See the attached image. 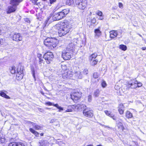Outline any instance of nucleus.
Masks as SVG:
<instances>
[{
  "mask_svg": "<svg viewBox=\"0 0 146 146\" xmlns=\"http://www.w3.org/2000/svg\"><path fill=\"white\" fill-rule=\"evenodd\" d=\"M100 91L98 90H96L94 92V95L95 97H97L99 96L100 93Z\"/></svg>",
  "mask_w": 146,
  "mask_h": 146,
  "instance_id": "7c9ffc66",
  "label": "nucleus"
},
{
  "mask_svg": "<svg viewBox=\"0 0 146 146\" xmlns=\"http://www.w3.org/2000/svg\"><path fill=\"white\" fill-rule=\"evenodd\" d=\"M124 109H119L118 108V111L119 113L120 114H123L124 111Z\"/></svg>",
  "mask_w": 146,
  "mask_h": 146,
  "instance_id": "72a5a7b5",
  "label": "nucleus"
},
{
  "mask_svg": "<svg viewBox=\"0 0 146 146\" xmlns=\"http://www.w3.org/2000/svg\"><path fill=\"white\" fill-rule=\"evenodd\" d=\"M8 146H25L24 145L21 143L13 142L9 143Z\"/></svg>",
  "mask_w": 146,
  "mask_h": 146,
  "instance_id": "a211bd4d",
  "label": "nucleus"
},
{
  "mask_svg": "<svg viewBox=\"0 0 146 146\" xmlns=\"http://www.w3.org/2000/svg\"><path fill=\"white\" fill-rule=\"evenodd\" d=\"M86 146H93V145H87Z\"/></svg>",
  "mask_w": 146,
  "mask_h": 146,
  "instance_id": "13d9d810",
  "label": "nucleus"
},
{
  "mask_svg": "<svg viewBox=\"0 0 146 146\" xmlns=\"http://www.w3.org/2000/svg\"><path fill=\"white\" fill-rule=\"evenodd\" d=\"M42 94H43V93L41 92Z\"/></svg>",
  "mask_w": 146,
  "mask_h": 146,
  "instance_id": "680f3d73",
  "label": "nucleus"
},
{
  "mask_svg": "<svg viewBox=\"0 0 146 146\" xmlns=\"http://www.w3.org/2000/svg\"><path fill=\"white\" fill-rule=\"evenodd\" d=\"M125 116L128 119L131 118L133 116L132 113L129 111H127L125 112Z\"/></svg>",
  "mask_w": 146,
  "mask_h": 146,
  "instance_id": "4be33fe9",
  "label": "nucleus"
},
{
  "mask_svg": "<svg viewBox=\"0 0 146 146\" xmlns=\"http://www.w3.org/2000/svg\"><path fill=\"white\" fill-rule=\"evenodd\" d=\"M22 1V0H13L11 2V5L8 7L7 13H10L14 12L16 9V6Z\"/></svg>",
  "mask_w": 146,
  "mask_h": 146,
  "instance_id": "39448f33",
  "label": "nucleus"
},
{
  "mask_svg": "<svg viewBox=\"0 0 146 146\" xmlns=\"http://www.w3.org/2000/svg\"><path fill=\"white\" fill-rule=\"evenodd\" d=\"M137 81L133 80L128 83V86H130V87L132 88H137Z\"/></svg>",
  "mask_w": 146,
  "mask_h": 146,
  "instance_id": "f8f14e48",
  "label": "nucleus"
},
{
  "mask_svg": "<svg viewBox=\"0 0 146 146\" xmlns=\"http://www.w3.org/2000/svg\"><path fill=\"white\" fill-rule=\"evenodd\" d=\"M84 115L88 117H91L93 116V111L88 108H85L83 111Z\"/></svg>",
  "mask_w": 146,
  "mask_h": 146,
  "instance_id": "6e6552de",
  "label": "nucleus"
},
{
  "mask_svg": "<svg viewBox=\"0 0 146 146\" xmlns=\"http://www.w3.org/2000/svg\"><path fill=\"white\" fill-rule=\"evenodd\" d=\"M72 111V109H68L66 111H65V112L66 113L67 112H70Z\"/></svg>",
  "mask_w": 146,
  "mask_h": 146,
  "instance_id": "49530a36",
  "label": "nucleus"
},
{
  "mask_svg": "<svg viewBox=\"0 0 146 146\" xmlns=\"http://www.w3.org/2000/svg\"><path fill=\"white\" fill-rule=\"evenodd\" d=\"M69 107H70V106H68V108H70Z\"/></svg>",
  "mask_w": 146,
  "mask_h": 146,
  "instance_id": "338daca9",
  "label": "nucleus"
},
{
  "mask_svg": "<svg viewBox=\"0 0 146 146\" xmlns=\"http://www.w3.org/2000/svg\"><path fill=\"white\" fill-rule=\"evenodd\" d=\"M97 14L99 16L101 17L102 15V13L101 11L99 10L97 12Z\"/></svg>",
  "mask_w": 146,
  "mask_h": 146,
  "instance_id": "c9c22d12",
  "label": "nucleus"
},
{
  "mask_svg": "<svg viewBox=\"0 0 146 146\" xmlns=\"http://www.w3.org/2000/svg\"><path fill=\"white\" fill-rule=\"evenodd\" d=\"M46 109H49V108H46Z\"/></svg>",
  "mask_w": 146,
  "mask_h": 146,
  "instance_id": "69168bd1",
  "label": "nucleus"
},
{
  "mask_svg": "<svg viewBox=\"0 0 146 146\" xmlns=\"http://www.w3.org/2000/svg\"><path fill=\"white\" fill-rule=\"evenodd\" d=\"M119 8L122 9L123 8V5L121 3H119Z\"/></svg>",
  "mask_w": 146,
  "mask_h": 146,
  "instance_id": "de8ad7c7",
  "label": "nucleus"
},
{
  "mask_svg": "<svg viewBox=\"0 0 146 146\" xmlns=\"http://www.w3.org/2000/svg\"><path fill=\"white\" fill-rule=\"evenodd\" d=\"M88 73V70L87 69H85L83 71V74L84 75L87 74Z\"/></svg>",
  "mask_w": 146,
  "mask_h": 146,
  "instance_id": "79ce46f5",
  "label": "nucleus"
},
{
  "mask_svg": "<svg viewBox=\"0 0 146 146\" xmlns=\"http://www.w3.org/2000/svg\"><path fill=\"white\" fill-rule=\"evenodd\" d=\"M0 96L7 99H10V97L2 91H0Z\"/></svg>",
  "mask_w": 146,
  "mask_h": 146,
  "instance_id": "b1692460",
  "label": "nucleus"
},
{
  "mask_svg": "<svg viewBox=\"0 0 146 146\" xmlns=\"http://www.w3.org/2000/svg\"><path fill=\"white\" fill-rule=\"evenodd\" d=\"M97 56V54L96 53H94L92 54L90 57L89 59L91 60H92L95 59Z\"/></svg>",
  "mask_w": 146,
  "mask_h": 146,
  "instance_id": "cd10ccee",
  "label": "nucleus"
},
{
  "mask_svg": "<svg viewBox=\"0 0 146 146\" xmlns=\"http://www.w3.org/2000/svg\"><path fill=\"white\" fill-rule=\"evenodd\" d=\"M117 35V32L116 31H113L110 32V37L111 38H115Z\"/></svg>",
  "mask_w": 146,
  "mask_h": 146,
  "instance_id": "f3484780",
  "label": "nucleus"
},
{
  "mask_svg": "<svg viewBox=\"0 0 146 146\" xmlns=\"http://www.w3.org/2000/svg\"><path fill=\"white\" fill-rule=\"evenodd\" d=\"M44 43L49 49H52L56 46L57 40L52 38H47L44 40Z\"/></svg>",
  "mask_w": 146,
  "mask_h": 146,
  "instance_id": "20e7f679",
  "label": "nucleus"
},
{
  "mask_svg": "<svg viewBox=\"0 0 146 146\" xmlns=\"http://www.w3.org/2000/svg\"><path fill=\"white\" fill-rule=\"evenodd\" d=\"M95 22H96L95 20H94V23H95Z\"/></svg>",
  "mask_w": 146,
  "mask_h": 146,
  "instance_id": "0e129e2a",
  "label": "nucleus"
},
{
  "mask_svg": "<svg viewBox=\"0 0 146 146\" xmlns=\"http://www.w3.org/2000/svg\"><path fill=\"white\" fill-rule=\"evenodd\" d=\"M71 108H72L74 110L76 111V109L77 110V111H80L81 110L83 109H85L86 108V106L84 104H78L77 105H72L70 106Z\"/></svg>",
  "mask_w": 146,
  "mask_h": 146,
  "instance_id": "1a4fd4ad",
  "label": "nucleus"
},
{
  "mask_svg": "<svg viewBox=\"0 0 146 146\" xmlns=\"http://www.w3.org/2000/svg\"><path fill=\"white\" fill-rule=\"evenodd\" d=\"M23 69H21L20 71H19L18 70L16 76V78L17 80H20L22 79L23 75Z\"/></svg>",
  "mask_w": 146,
  "mask_h": 146,
  "instance_id": "ddd939ff",
  "label": "nucleus"
},
{
  "mask_svg": "<svg viewBox=\"0 0 146 146\" xmlns=\"http://www.w3.org/2000/svg\"><path fill=\"white\" fill-rule=\"evenodd\" d=\"M94 36L96 38L102 35V32L99 29H95L94 30Z\"/></svg>",
  "mask_w": 146,
  "mask_h": 146,
  "instance_id": "dca6fc26",
  "label": "nucleus"
},
{
  "mask_svg": "<svg viewBox=\"0 0 146 146\" xmlns=\"http://www.w3.org/2000/svg\"><path fill=\"white\" fill-rule=\"evenodd\" d=\"M43 134H44V133H41L40 134V135L41 136H42L43 135Z\"/></svg>",
  "mask_w": 146,
  "mask_h": 146,
  "instance_id": "6e6d98bb",
  "label": "nucleus"
},
{
  "mask_svg": "<svg viewBox=\"0 0 146 146\" xmlns=\"http://www.w3.org/2000/svg\"><path fill=\"white\" fill-rule=\"evenodd\" d=\"M99 19L101 20H102L103 19V17H102L101 16L100 18Z\"/></svg>",
  "mask_w": 146,
  "mask_h": 146,
  "instance_id": "5fc2aeb1",
  "label": "nucleus"
},
{
  "mask_svg": "<svg viewBox=\"0 0 146 146\" xmlns=\"http://www.w3.org/2000/svg\"><path fill=\"white\" fill-rule=\"evenodd\" d=\"M54 57L52 53L51 52H48L45 53L43 56L44 58L46 60V63L49 64L50 63Z\"/></svg>",
  "mask_w": 146,
  "mask_h": 146,
  "instance_id": "0eeeda50",
  "label": "nucleus"
},
{
  "mask_svg": "<svg viewBox=\"0 0 146 146\" xmlns=\"http://www.w3.org/2000/svg\"><path fill=\"white\" fill-rule=\"evenodd\" d=\"M71 98L73 100H78L80 98V96H76V94H73L71 95Z\"/></svg>",
  "mask_w": 146,
  "mask_h": 146,
  "instance_id": "bb28decb",
  "label": "nucleus"
},
{
  "mask_svg": "<svg viewBox=\"0 0 146 146\" xmlns=\"http://www.w3.org/2000/svg\"><path fill=\"white\" fill-rule=\"evenodd\" d=\"M43 60L41 59L40 58H39V64H40V66H42V63L43 62Z\"/></svg>",
  "mask_w": 146,
  "mask_h": 146,
  "instance_id": "c03bdc74",
  "label": "nucleus"
},
{
  "mask_svg": "<svg viewBox=\"0 0 146 146\" xmlns=\"http://www.w3.org/2000/svg\"><path fill=\"white\" fill-rule=\"evenodd\" d=\"M88 101L89 102H90L92 101V96L91 95H89L88 96Z\"/></svg>",
  "mask_w": 146,
  "mask_h": 146,
  "instance_id": "ea45409f",
  "label": "nucleus"
},
{
  "mask_svg": "<svg viewBox=\"0 0 146 146\" xmlns=\"http://www.w3.org/2000/svg\"><path fill=\"white\" fill-rule=\"evenodd\" d=\"M87 1L86 0H75V5L80 9L83 10L87 6Z\"/></svg>",
  "mask_w": 146,
  "mask_h": 146,
  "instance_id": "423d86ee",
  "label": "nucleus"
},
{
  "mask_svg": "<svg viewBox=\"0 0 146 146\" xmlns=\"http://www.w3.org/2000/svg\"><path fill=\"white\" fill-rule=\"evenodd\" d=\"M56 0H50V3H52L54 2H55Z\"/></svg>",
  "mask_w": 146,
  "mask_h": 146,
  "instance_id": "603ef678",
  "label": "nucleus"
},
{
  "mask_svg": "<svg viewBox=\"0 0 146 146\" xmlns=\"http://www.w3.org/2000/svg\"><path fill=\"white\" fill-rule=\"evenodd\" d=\"M98 61L97 60H94L92 63V66H94L98 62Z\"/></svg>",
  "mask_w": 146,
  "mask_h": 146,
  "instance_id": "f704fd0d",
  "label": "nucleus"
},
{
  "mask_svg": "<svg viewBox=\"0 0 146 146\" xmlns=\"http://www.w3.org/2000/svg\"><path fill=\"white\" fill-rule=\"evenodd\" d=\"M46 105H47L48 106H53L54 104H53L52 103L50 102H46Z\"/></svg>",
  "mask_w": 146,
  "mask_h": 146,
  "instance_id": "37998d69",
  "label": "nucleus"
},
{
  "mask_svg": "<svg viewBox=\"0 0 146 146\" xmlns=\"http://www.w3.org/2000/svg\"><path fill=\"white\" fill-rule=\"evenodd\" d=\"M102 86L103 88H105L106 86V84L105 81H103L102 83Z\"/></svg>",
  "mask_w": 146,
  "mask_h": 146,
  "instance_id": "4c0bfd02",
  "label": "nucleus"
},
{
  "mask_svg": "<svg viewBox=\"0 0 146 146\" xmlns=\"http://www.w3.org/2000/svg\"><path fill=\"white\" fill-rule=\"evenodd\" d=\"M53 106L56 107L58 109H59V112H60L61 111L63 110V108L59 106L58 104H54Z\"/></svg>",
  "mask_w": 146,
  "mask_h": 146,
  "instance_id": "c85d7f7f",
  "label": "nucleus"
},
{
  "mask_svg": "<svg viewBox=\"0 0 146 146\" xmlns=\"http://www.w3.org/2000/svg\"><path fill=\"white\" fill-rule=\"evenodd\" d=\"M10 72L12 74H14L16 72V71L15 70V67L14 66H13L11 67L10 68Z\"/></svg>",
  "mask_w": 146,
  "mask_h": 146,
  "instance_id": "2f4dec72",
  "label": "nucleus"
},
{
  "mask_svg": "<svg viewBox=\"0 0 146 146\" xmlns=\"http://www.w3.org/2000/svg\"><path fill=\"white\" fill-rule=\"evenodd\" d=\"M76 78L81 79L82 78V75L80 71H78L76 72L75 74Z\"/></svg>",
  "mask_w": 146,
  "mask_h": 146,
  "instance_id": "5701e85b",
  "label": "nucleus"
},
{
  "mask_svg": "<svg viewBox=\"0 0 146 146\" xmlns=\"http://www.w3.org/2000/svg\"><path fill=\"white\" fill-rule=\"evenodd\" d=\"M118 108H119V109L120 108V109H124V107L123 104H119V107H118Z\"/></svg>",
  "mask_w": 146,
  "mask_h": 146,
  "instance_id": "e433bc0d",
  "label": "nucleus"
},
{
  "mask_svg": "<svg viewBox=\"0 0 146 146\" xmlns=\"http://www.w3.org/2000/svg\"><path fill=\"white\" fill-rule=\"evenodd\" d=\"M50 123H55V124H54L56 126H57L59 124V121L57 120V119H52L50 120Z\"/></svg>",
  "mask_w": 146,
  "mask_h": 146,
  "instance_id": "a878e982",
  "label": "nucleus"
},
{
  "mask_svg": "<svg viewBox=\"0 0 146 146\" xmlns=\"http://www.w3.org/2000/svg\"><path fill=\"white\" fill-rule=\"evenodd\" d=\"M117 124L118 128L121 130L122 131H123L125 128L123 125L122 123L120 122L117 121Z\"/></svg>",
  "mask_w": 146,
  "mask_h": 146,
  "instance_id": "412c9836",
  "label": "nucleus"
},
{
  "mask_svg": "<svg viewBox=\"0 0 146 146\" xmlns=\"http://www.w3.org/2000/svg\"><path fill=\"white\" fill-rule=\"evenodd\" d=\"M77 42H71L62 52V56L65 60L70 59L73 55L72 52L77 49Z\"/></svg>",
  "mask_w": 146,
  "mask_h": 146,
  "instance_id": "f257e3e1",
  "label": "nucleus"
},
{
  "mask_svg": "<svg viewBox=\"0 0 146 146\" xmlns=\"http://www.w3.org/2000/svg\"><path fill=\"white\" fill-rule=\"evenodd\" d=\"M106 127H108V126H106Z\"/></svg>",
  "mask_w": 146,
  "mask_h": 146,
  "instance_id": "e2e57ef3",
  "label": "nucleus"
},
{
  "mask_svg": "<svg viewBox=\"0 0 146 146\" xmlns=\"http://www.w3.org/2000/svg\"><path fill=\"white\" fill-rule=\"evenodd\" d=\"M31 73L35 81L36 80V77L38 75V73L36 70H35L33 67H31Z\"/></svg>",
  "mask_w": 146,
  "mask_h": 146,
  "instance_id": "4468645a",
  "label": "nucleus"
},
{
  "mask_svg": "<svg viewBox=\"0 0 146 146\" xmlns=\"http://www.w3.org/2000/svg\"><path fill=\"white\" fill-rule=\"evenodd\" d=\"M142 49L144 50H146V47H143L142 48Z\"/></svg>",
  "mask_w": 146,
  "mask_h": 146,
  "instance_id": "864d4df0",
  "label": "nucleus"
},
{
  "mask_svg": "<svg viewBox=\"0 0 146 146\" xmlns=\"http://www.w3.org/2000/svg\"><path fill=\"white\" fill-rule=\"evenodd\" d=\"M67 3L69 5L74 4V0H67Z\"/></svg>",
  "mask_w": 146,
  "mask_h": 146,
  "instance_id": "473e14b6",
  "label": "nucleus"
},
{
  "mask_svg": "<svg viewBox=\"0 0 146 146\" xmlns=\"http://www.w3.org/2000/svg\"><path fill=\"white\" fill-rule=\"evenodd\" d=\"M2 40V39H0V44H1Z\"/></svg>",
  "mask_w": 146,
  "mask_h": 146,
  "instance_id": "4d7b16f0",
  "label": "nucleus"
},
{
  "mask_svg": "<svg viewBox=\"0 0 146 146\" xmlns=\"http://www.w3.org/2000/svg\"><path fill=\"white\" fill-rule=\"evenodd\" d=\"M29 124H31L33 127L36 130H39L42 129V126L38 125L36 123L30 122Z\"/></svg>",
  "mask_w": 146,
  "mask_h": 146,
  "instance_id": "2eb2a0df",
  "label": "nucleus"
},
{
  "mask_svg": "<svg viewBox=\"0 0 146 146\" xmlns=\"http://www.w3.org/2000/svg\"><path fill=\"white\" fill-rule=\"evenodd\" d=\"M39 143L42 146H49V142L47 141L41 140Z\"/></svg>",
  "mask_w": 146,
  "mask_h": 146,
  "instance_id": "aec40b11",
  "label": "nucleus"
},
{
  "mask_svg": "<svg viewBox=\"0 0 146 146\" xmlns=\"http://www.w3.org/2000/svg\"><path fill=\"white\" fill-rule=\"evenodd\" d=\"M119 48L125 51L127 50V47L124 45L121 44L119 46Z\"/></svg>",
  "mask_w": 146,
  "mask_h": 146,
  "instance_id": "c756f323",
  "label": "nucleus"
},
{
  "mask_svg": "<svg viewBox=\"0 0 146 146\" xmlns=\"http://www.w3.org/2000/svg\"><path fill=\"white\" fill-rule=\"evenodd\" d=\"M72 76V72L70 71H68L63 73L62 74V76L63 78L66 79H71Z\"/></svg>",
  "mask_w": 146,
  "mask_h": 146,
  "instance_id": "9d476101",
  "label": "nucleus"
},
{
  "mask_svg": "<svg viewBox=\"0 0 146 146\" xmlns=\"http://www.w3.org/2000/svg\"><path fill=\"white\" fill-rule=\"evenodd\" d=\"M1 142L2 143H5V139L4 137H2L0 139Z\"/></svg>",
  "mask_w": 146,
  "mask_h": 146,
  "instance_id": "a19ab883",
  "label": "nucleus"
},
{
  "mask_svg": "<svg viewBox=\"0 0 146 146\" xmlns=\"http://www.w3.org/2000/svg\"><path fill=\"white\" fill-rule=\"evenodd\" d=\"M13 40L17 41H19L22 40V38L19 33L14 34L13 36H11Z\"/></svg>",
  "mask_w": 146,
  "mask_h": 146,
  "instance_id": "9b49d317",
  "label": "nucleus"
},
{
  "mask_svg": "<svg viewBox=\"0 0 146 146\" xmlns=\"http://www.w3.org/2000/svg\"><path fill=\"white\" fill-rule=\"evenodd\" d=\"M106 114L108 116L111 117L114 120H116V117H114V115L111 113L107 110H106L104 111Z\"/></svg>",
  "mask_w": 146,
  "mask_h": 146,
  "instance_id": "6ab92c4d",
  "label": "nucleus"
},
{
  "mask_svg": "<svg viewBox=\"0 0 146 146\" xmlns=\"http://www.w3.org/2000/svg\"><path fill=\"white\" fill-rule=\"evenodd\" d=\"M25 22L28 23H29L30 22V21L28 18H25Z\"/></svg>",
  "mask_w": 146,
  "mask_h": 146,
  "instance_id": "8fccbe9b",
  "label": "nucleus"
},
{
  "mask_svg": "<svg viewBox=\"0 0 146 146\" xmlns=\"http://www.w3.org/2000/svg\"><path fill=\"white\" fill-rule=\"evenodd\" d=\"M139 36H141V37H142V36H141V35H140L139 34Z\"/></svg>",
  "mask_w": 146,
  "mask_h": 146,
  "instance_id": "bf43d9fd",
  "label": "nucleus"
},
{
  "mask_svg": "<svg viewBox=\"0 0 146 146\" xmlns=\"http://www.w3.org/2000/svg\"><path fill=\"white\" fill-rule=\"evenodd\" d=\"M98 75L97 72H95L94 74L93 77L95 78H98Z\"/></svg>",
  "mask_w": 146,
  "mask_h": 146,
  "instance_id": "58836bf2",
  "label": "nucleus"
},
{
  "mask_svg": "<svg viewBox=\"0 0 146 146\" xmlns=\"http://www.w3.org/2000/svg\"><path fill=\"white\" fill-rule=\"evenodd\" d=\"M56 27L58 30V33L60 36H63L69 32L71 28L69 23L67 21L56 25Z\"/></svg>",
  "mask_w": 146,
  "mask_h": 146,
  "instance_id": "f03ea898",
  "label": "nucleus"
},
{
  "mask_svg": "<svg viewBox=\"0 0 146 146\" xmlns=\"http://www.w3.org/2000/svg\"><path fill=\"white\" fill-rule=\"evenodd\" d=\"M117 86H115V88H116Z\"/></svg>",
  "mask_w": 146,
  "mask_h": 146,
  "instance_id": "052dcab7",
  "label": "nucleus"
},
{
  "mask_svg": "<svg viewBox=\"0 0 146 146\" xmlns=\"http://www.w3.org/2000/svg\"><path fill=\"white\" fill-rule=\"evenodd\" d=\"M142 84L141 82H138L137 84V87H139L142 86Z\"/></svg>",
  "mask_w": 146,
  "mask_h": 146,
  "instance_id": "a18cd8bd",
  "label": "nucleus"
},
{
  "mask_svg": "<svg viewBox=\"0 0 146 146\" xmlns=\"http://www.w3.org/2000/svg\"><path fill=\"white\" fill-rule=\"evenodd\" d=\"M73 94H76V96H80V98L81 96L79 92H75Z\"/></svg>",
  "mask_w": 146,
  "mask_h": 146,
  "instance_id": "09e8293b",
  "label": "nucleus"
},
{
  "mask_svg": "<svg viewBox=\"0 0 146 146\" xmlns=\"http://www.w3.org/2000/svg\"><path fill=\"white\" fill-rule=\"evenodd\" d=\"M57 142H58V144L60 145H61L63 144V142L61 141H60V142L57 141Z\"/></svg>",
  "mask_w": 146,
  "mask_h": 146,
  "instance_id": "3c124183",
  "label": "nucleus"
},
{
  "mask_svg": "<svg viewBox=\"0 0 146 146\" xmlns=\"http://www.w3.org/2000/svg\"><path fill=\"white\" fill-rule=\"evenodd\" d=\"M1 33V30H0V33Z\"/></svg>",
  "mask_w": 146,
  "mask_h": 146,
  "instance_id": "774afa93",
  "label": "nucleus"
},
{
  "mask_svg": "<svg viewBox=\"0 0 146 146\" xmlns=\"http://www.w3.org/2000/svg\"><path fill=\"white\" fill-rule=\"evenodd\" d=\"M29 131L33 133L34 134L36 137H38L39 135V133L37 131L35 130L32 128L29 129Z\"/></svg>",
  "mask_w": 146,
  "mask_h": 146,
  "instance_id": "393cba45",
  "label": "nucleus"
},
{
  "mask_svg": "<svg viewBox=\"0 0 146 146\" xmlns=\"http://www.w3.org/2000/svg\"><path fill=\"white\" fill-rule=\"evenodd\" d=\"M69 12L68 9L63 10L62 11L58 13H54L52 16L51 15L48 17L45 21L46 25H47L50 19H52L53 21L59 20L63 18Z\"/></svg>",
  "mask_w": 146,
  "mask_h": 146,
  "instance_id": "7ed1b4c3",
  "label": "nucleus"
}]
</instances>
